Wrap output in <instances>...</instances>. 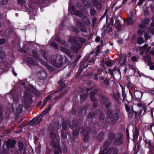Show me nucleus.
<instances>
[{"label": "nucleus", "mask_w": 154, "mask_h": 154, "mask_svg": "<svg viewBox=\"0 0 154 154\" xmlns=\"http://www.w3.org/2000/svg\"><path fill=\"white\" fill-rule=\"evenodd\" d=\"M83 21L87 25H89L90 24V22L86 17H84L83 18Z\"/></svg>", "instance_id": "nucleus-26"}, {"label": "nucleus", "mask_w": 154, "mask_h": 154, "mask_svg": "<svg viewBox=\"0 0 154 154\" xmlns=\"http://www.w3.org/2000/svg\"><path fill=\"white\" fill-rule=\"evenodd\" d=\"M95 10L94 9H91L90 11V13L91 15H94L95 13Z\"/></svg>", "instance_id": "nucleus-50"}, {"label": "nucleus", "mask_w": 154, "mask_h": 154, "mask_svg": "<svg viewBox=\"0 0 154 154\" xmlns=\"http://www.w3.org/2000/svg\"><path fill=\"white\" fill-rule=\"evenodd\" d=\"M50 107H48L43 112L42 114L41 115L38 117H35L33 119L32 121V122L33 124L35 125H37L42 120V115L46 114L47 112L50 110Z\"/></svg>", "instance_id": "nucleus-5"}, {"label": "nucleus", "mask_w": 154, "mask_h": 154, "mask_svg": "<svg viewBox=\"0 0 154 154\" xmlns=\"http://www.w3.org/2000/svg\"><path fill=\"white\" fill-rule=\"evenodd\" d=\"M71 9L69 8V12L72 13L71 10H72L74 12L75 14L78 16L79 17H81L83 16L82 13L81 12H79L78 11H75V7L73 6H72L71 7Z\"/></svg>", "instance_id": "nucleus-7"}, {"label": "nucleus", "mask_w": 154, "mask_h": 154, "mask_svg": "<svg viewBox=\"0 0 154 154\" xmlns=\"http://www.w3.org/2000/svg\"><path fill=\"white\" fill-rule=\"evenodd\" d=\"M5 42V40L4 39H1L0 40V44L4 43Z\"/></svg>", "instance_id": "nucleus-62"}, {"label": "nucleus", "mask_w": 154, "mask_h": 154, "mask_svg": "<svg viewBox=\"0 0 154 154\" xmlns=\"http://www.w3.org/2000/svg\"><path fill=\"white\" fill-rule=\"evenodd\" d=\"M115 26L116 28H117L118 29H120V23L119 20H117L115 23Z\"/></svg>", "instance_id": "nucleus-31"}, {"label": "nucleus", "mask_w": 154, "mask_h": 154, "mask_svg": "<svg viewBox=\"0 0 154 154\" xmlns=\"http://www.w3.org/2000/svg\"><path fill=\"white\" fill-rule=\"evenodd\" d=\"M99 118L100 119H103L104 118V115L102 113H101L99 116Z\"/></svg>", "instance_id": "nucleus-49"}, {"label": "nucleus", "mask_w": 154, "mask_h": 154, "mask_svg": "<svg viewBox=\"0 0 154 154\" xmlns=\"http://www.w3.org/2000/svg\"><path fill=\"white\" fill-rule=\"evenodd\" d=\"M50 136L52 139H53L51 142L52 146L60 152L61 150L59 146V142L56 138L55 134L54 133H51L50 134Z\"/></svg>", "instance_id": "nucleus-1"}, {"label": "nucleus", "mask_w": 154, "mask_h": 154, "mask_svg": "<svg viewBox=\"0 0 154 154\" xmlns=\"http://www.w3.org/2000/svg\"><path fill=\"white\" fill-rule=\"evenodd\" d=\"M61 49L62 51L65 52L70 57H71L73 56V53H76L78 50L77 48L75 46V45H73L72 46V47L70 50H69L63 47L61 48Z\"/></svg>", "instance_id": "nucleus-2"}, {"label": "nucleus", "mask_w": 154, "mask_h": 154, "mask_svg": "<svg viewBox=\"0 0 154 154\" xmlns=\"http://www.w3.org/2000/svg\"><path fill=\"white\" fill-rule=\"evenodd\" d=\"M13 97L14 99L16 101H17L18 100V97L17 95H16V97H14V95L13 96Z\"/></svg>", "instance_id": "nucleus-59"}, {"label": "nucleus", "mask_w": 154, "mask_h": 154, "mask_svg": "<svg viewBox=\"0 0 154 154\" xmlns=\"http://www.w3.org/2000/svg\"><path fill=\"white\" fill-rule=\"evenodd\" d=\"M67 127V125L65 124H63L62 128L63 130L61 132V136L63 139L66 138L67 131L66 130Z\"/></svg>", "instance_id": "nucleus-9"}, {"label": "nucleus", "mask_w": 154, "mask_h": 154, "mask_svg": "<svg viewBox=\"0 0 154 154\" xmlns=\"http://www.w3.org/2000/svg\"><path fill=\"white\" fill-rule=\"evenodd\" d=\"M32 96L31 95L28 93H24V96L23 97V100H24L25 102L27 103L31 100Z\"/></svg>", "instance_id": "nucleus-13"}, {"label": "nucleus", "mask_w": 154, "mask_h": 154, "mask_svg": "<svg viewBox=\"0 0 154 154\" xmlns=\"http://www.w3.org/2000/svg\"><path fill=\"white\" fill-rule=\"evenodd\" d=\"M32 55L36 59L38 60L40 62L45 66L48 69L51 70H52V67L48 65L43 60H39V57L36 54L35 51H32Z\"/></svg>", "instance_id": "nucleus-4"}, {"label": "nucleus", "mask_w": 154, "mask_h": 154, "mask_svg": "<svg viewBox=\"0 0 154 154\" xmlns=\"http://www.w3.org/2000/svg\"><path fill=\"white\" fill-rule=\"evenodd\" d=\"M134 22L132 17H130L125 21V23L126 24L132 25Z\"/></svg>", "instance_id": "nucleus-19"}, {"label": "nucleus", "mask_w": 154, "mask_h": 154, "mask_svg": "<svg viewBox=\"0 0 154 154\" xmlns=\"http://www.w3.org/2000/svg\"><path fill=\"white\" fill-rule=\"evenodd\" d=\"M86 112V108L85 107H83L81 110V111L80 112H80H81L82 116L84 115Z\"/></svg>", "instance_id": "nucleus-30"}, {"label": "nucleus", "mask_w": 154, "mask_h": 154, "mask_svg": "<svg viewBox=\"0 0 154 154\" xmlns=\"http://www.w3.org/2000/svg\"><path fill=\"white\" fill-rule=\"evenodd\" d=\"M109 149V148H105L103 150L100 152V154H105L107 152H108L109 154L110 153V150L108 151Z\"/></svg>", "instance_id": "nucleus-29"}, {"label": "nucleus", "mask_w": 154, "mask_h": 154, "mask_svg": "<svg viewBox=\"0 0 154 154\" xmlns=\"http://www.w3.org/2000/svg\"><path fill=\"white\" fill-rule=\"evenodd\" d=\"M37 75L40 79H44L47 77L46 73L43 70L37 72Z\"/></svg>", "instance_id": "nucleus-12"}, {"label": "nucleus", "mask_w": 154, "mask_h": 154, "mask_svg": "<svg viewBox=\"0 0 154 154\" xmlns=\"http://www.w3.org/2000/svg\"><path fill=\"white\" fill-rule=\"evenodd\" d=\"M56 58L55 59V60H54L53 57L52 60L51 61V63L55 67H60L63 64L62 57L61 56L59 55L56 57Z\"/></svg>", "instance_id": "nucleus-3"}, {"label": "nucleus", "mask_w": 154, "mask_h": 154, "mask_svg": "<svg viewBox=\"0 0 154 154\" xmlns=\"http://www.w3.org/2000/svg\"><path fill=\"white\" fill-rule=\"evenodd\" d=\"M143 24H140L139 25V26L140 27V28H144L145 27V25L147 24H148L149 22V20L147 19L146 18L143 21Z\"/></svg>", "instance_id": "nucleus-18"}, {"label": "nucleus", "mask_w": 154, "mask_h": 154, "mask_svg": "<svg viewBox=\"0 0 154 154\" xmlns=\"http://www.w3.org/2000/svg\"><path fill=\"white\" fill-rule=\"evenodd\" d=\"M83 3H84V4L85 5L87 6L88 7H89L88 5H89V4L86 0H84L83 1Z\"/></svg>", "instance_id": "nucleus-48"}, {"label": "nucleus", "mask_w": 154, "mask_h": 154, "mask_svg": "<svg viewBox=\"0 0 154 154\" xmlns=\"http://www.w3.org/2000/svg\"><path fill=\"white\" fill-rule=\"evenodd\" d=\"M5 55L4 52L2 51H0V63L2 62V59H4Z\"/></svg>", "instance_id": "nucleus-24"}, {"label": "nucleus", "mask_w": 154, "mask_h": 154, "mask_svg": "<svg viewBox=\"0 0 154 154\" xmlns=\"http://www.w3.org/2000/svg\"><path fill=\"white\" fill-rule=\"evenodd\" d=\"M141 29H139L138 31V33L140 35H141L143 34L144 31L142 29L143 28Z\"/></svg>", "instance_id": "nucleus-42"}, {"label": "nucleus", "mask_w": 154, "mask_h": 154, "mask_svg": "<svg viewBox=\"0 0 154 154\" xmlns=\"http://www.w3.org/2000/svg\"><path fill=\"white\" fill-rule=\"evenodd\" d=\"M76 26L82 32H87V30L85 29V26H83L81 22L77 21L76 23Z\"/></svg>", "instance_id": "nucleus-11"}, {"label": "nucleus", "mask_w": 154, "mask_h": 154, "mask_svg": "<svg viewBox=\"0 0 154 154\" xmlns=\"http://www.w3.org/2000/svg\"><path fill=\"white\" fill-rule=\"evenodd\" d=\"M125 108L127 111L129 112L130 110V107L129 106L127 105L125 106Z\"/></svg>", "instance_id": "nucleus-56"}, {"label": "nucleus", "mask_w": 154, "mask_h": 154, "mask_svg": "<svg viewBox=\"0 0 154 154\" xmlns=\"http://www.w3.org/2000/svg\"><path fill=\"white\" fill-rule=\"evenodd\" d=\"M151 48V47L150 46H148L147 44H145L143 46L140 48V50L141 54L145 52L148 53Z\"/></svg>", "instance_id": "nucleus-8"}, {"label": "nucleus", "mask_w": 154, "mask_h": 154, "mask_svg": "<svg viewBox=\"0 0 154 154\" xmlns=\"http://www.w3.org/2000/svg\"><path fill=\"white\" fill-rule=\"evenodd\" d=\"M104 60H102L100 61L101 65L102 66H103L104 65Z\"/></svg>", "instance_id": "nucleus-61"}, {"label": "nucleus", "mask_w": 154, "mask_h": 154, "mask_svg": "<svg viewBox=\"0 0 154 154\" xmlns=\"http://www.w3.org/2000/svg\"><path fill=\"white\" fill-rule=\"evenodd\" d=\"M100 100L102 104H105L107 101L106 98L103 96H101Z\"/></svg>", "instance_id": "nucleus-25"}, {"label": "nucleus", "mask_w": 154, "mask_h": 154, "mask_svg": "<svg viewBox=\"0 0 154 154\" xmlns=\"http://www.w3.org/2000/svg\"><path fill=\"white\" fill-rule=\"evenodd\" d=\"M41 55L43 56L44 59L46 60V61L49 63L50 62L49 57L48 56L47 54L45 51H41Z\"/></svg>", "instance_id": "nucleus-15"}, {"label": "nucleus", "mask_w": 154, "mask_h": 154, "mask_svg": "<svg viewBox=\"0 0 154 154\" xmlns=\"http://www.w3.org/2000/svg\"><path fill=\"white\" fill-rule=\"evenodd\" d=\"M77 39L78 40V38L72 36L69 38L68 40V41L71 43H74L76 45H77L79 42L78 41H77Z\"/></svg>", "instance_id": "nucleus-14"}, {"label": "nucleus", "mask_w": 154, "mask_h": 154, "mask_svg": "<svg viewBox=\"0 0 154 154\" xmlns=\"http://www.w3.org/2000/svg\"><path fill=\"white\" fill-rule=\"evenodd\" d=\"M113 96L114 98L117 99L119 98V94L118 93H116L113 94Z\"/></svg>", "instance_id": "nucleus-37"}, {"label": "nucleus", "mask_w": 154, "mask_h": 154, "mask_svg": "<svg viewBox=\"0 0 154 154\" xmlns=\"http://www.w3.org/2000/svg\"><path fill=\"white\" fill-rule=\"evenodd\" d=\"M149 93H151L152 94H153V92H154V91L151 90H148L147 91Z\"/></svg>", "instance_id": "nucleus-63"}, {"label": "nucleus", "mask_w": 154, "mask_h": 154, "mask_svg": "<svg viewBox=\"0 0 154 154\" xmlns=\"http://www.w3.org/2000/svg\"><path fill=\"white\" fill-rule=\"evenodd\" d=\"M96 92V90H94L93 91H91L90 92V95L91 96V100L93 101H96V98L94 97V95L95 94Z\"/></svg>", "instance_id": "nucleus-23"}, {"label": "nucleus", "mask_w": 154, "mask_h": 154, "mask_svg": "<svg viewBox=\"0 0 154 154\" xmlns=\"http://www.w3.org/2000/svg\"><path fill=\"white\" fill-rule=\"evenodd\" d=\"M66 87V85L65 84H63L62 85V86L61 87V88L60 89V91L64 94H66V93L67 92V91L66 90H64Z\"/></svg>", "instance_id": "nucleus-28"}, {"label": "nucleus", "mask_w": 154, "mask_h": 154, "mask_svg": "<svg viewBox=\"0 0 154 154\" xmlns=\"http://www.w3.org/2000/svg\"><path fill=\"white\" fill-rule=\"evenodd\" d=\"M146 0H140L138 3L139 5H141Z\"/></svg>", "instance_id": "nucleus-51"}, {"label": "nucleus", "mask_w": 154, "mask_h": 154, "mask_svg": "<svg viewBox=\"0 0 154 154\" xmlns=\"http://www.w3.org/2000/svg\"><path fill=\"white\" fill-rule=\"evenodd\" d=\"M51 46H53L55 48L57 49L58 48V47L57 45L54 42H52L51 44Z\"/></svg>", "instance_id": "nucleus-43"}, {"label": "nucleus", "mask_w": 154, "mask_h": 154, "mask_svg": "<svg viewBox=\"0 0 154 154\" xmlns=\"http://www.w3.org/2000/svg\"><path fill=\"white\" fill-rule=\"evenodd\" d=\"M27 61L29 64L31 65L36 66L38 64L37 62L35 61H33L31 58H28Z\"/></svg>", "instance_id": "nucleus-21"}, {"label": "nucleus", "mask_w": 154, "mask_h": 154, "mask_svg": "<svg viewBox=\"0 0 154 154\" xmlns=\"http://www.w3.org/2000/svg\"><path fill=\"white\" fill-rule=\"evenodd\" d=\"M16 141L14 140H12L9 143V145L10 147H13L15 144Z\"/></svg>", "instance_id": "nucleus-34"}, {"label": "nucleus", "mask_w": 154, "mask_h": 154, "mask_svg": "<svg viewBox=\"0 0 154 154\" xmlns=\"http://www.w3.org/2000/svg\"><path fill=\"white\" fill-rule=\"evenodd\" d=\"M53 94H52L48 96L45 99L47 101H48L52 97Z\"/></svg>", "instance_id": "nucleus-47"}, {"label": "nucleus", "mask_w": 154, "mask_h": 154, "mask_svg": "<svg viewBox=\"0 0 154 154\" xmlns=\"http://www.w3.org/2000/svg\"><path fill=\"white\" fill-rule=\"evenodd\" d=\"M149 30L150 32H151L152 33V34H154V28H149V30H148V31H149Z\"/></svg>", "instance_id": "nucleus-46"}, {"label": "nucleus", "mask_w": 154, "mask_h": 154, "mask_svg": "<svg viewBox=\"0 0 154 154\" xmlns=\"http://www.w3.org/2000/svg\"><path fill=\"white\" fill-rule=\"evenodd\" d=\"M149 69L151 70H154V65H151L149 66Z\"/></svg>", "instance_id": "nucleus-57"}, {"label": "nucleus", "mask_w": 154, "mask_h": 154, "mask_svg": "<svg viewBox=\"0 0 154 154\" xmlns=\"http://www.w3.org/2000/svg\"><path fill=\"white\" fill-rule=\"evenodd\" d=\"M100 49V46L99 45L94 50V52L95 53L96 55H97L99 53Z\"/></svg>", "instance_id": "nucleus-35"}, {"label": "nucleus", "mask_w": 154, "mask_h": 154, "mask_svg": "<svg viewBox=\"0 0 154 154\" xmlns=\"http://www.w3.org/2000/svg\"><path fill=\"white\" fill-rule=\"evenodd\" d=\"M57 42H59L60 44H62V45H65V42L64 41L61 40L60 39H57Z\"/></svg>", "instance_id": "nucleus-41"}, {"label": "nucleus", "mask_w": 154, "mask_h": 154, "mask_svg": "<svg viewBox=\"0 0 154 154\" xmlns=\"http://www.w3.org/2000/svg\"><path fill=\"white\" fill-rule=\"evenodd\" d=\"M137 41L138 44H141L143 42L144 40L143 38L141 37H139L137 38Z\"/></svg>", "instance_id": "nucleus-32"}, {"label": "nucleus", "mask_w": 154, "mask_h": 154, "mask_svg": "<svg viewBox=\"0 0 154 154\" xmlns=\"http://www.w3.org/2000/svg\"><path fill=\"white\" fill-rule=\"evenodd\" d=\"M109 118L112 121L117 120L118 118V115L117 113L111 112L108 115Z\"/></svg>", "instance_id": "nucleus-10"}, {"label": "nucleus", "mask_w": 154, "mask_h": 154, "mask_svg": "<svg viewBox=\"0 0 154 154\" xmlns=\"http://www.w3.org/2000/svg\"><path fill=\"white\" fill-rule=\"evenodd\" d=\"M113 63L114 62L112 61H108L106 62V64L108 67L111 66Z\"/></svg>", "instance_id": "nucleus-33"}, {"label": "nucleus", "mask_w": 154, "mask_h": 154, "mask_svg": "<svg viewBox=\"0 0 154 154\" xmlns=\"http://www.w3.org/2000/svg\"><path fill=\"white\" fill-rule=\"evenodd\" d=\"M139 133L138 131L135 129L134 131H133L134 134V138L135 139L137 138L138 135Z\"/></svg>", "instance_id": "nucleus-27"}, {"label": "nucleus", "mask_w": 154, "mask_h": 154, "mask_svg": "<svg viewBox=\"0 0 154 154\" xmlns=\"http://www.w3.org/2000/svg\"><path fill=\"white\" fill-rule=\"evenodd\" d=\"M84 134H85L83 135V140L85 142H87L88 141L89 139L88 132L87 131H84Z\"/></svg>", "instance_id": "nucleus-22"}, {"label": "nucleus", "mask_w": 154, "mask_h": 154, "mask_svg": "<svg viewBox=\"0 0 154 154\" xmlns=\"http://www.w3.org/2000/svg\"><path fill=\"white\" fill-rule=\"evenodd\" d=\"M94 113L93 112H90L89 113L88 117L89 118H91L94 116Z\"/></svg>", "instance_id": "nucleus-52"}, {"label": "nucleus", "mask_w": 154, "mask_h": 154, "mask_svg": "<svg viewBox=\"0 0 154 154\" xmlns=\"http://www.w3.org/2000/svg\"><path fill=\"white\" fill-rule=\"evenodd\" d=\"M76 120H75L69 124L70 127L72 128L73 134L75 135L78 134L79 131V126L76 125Z\"/></svg>", "instance_id": "nucleus-6"}, {"label": "nucleus", "mask_w": 154, "mask_h": 154, "mask_svg": "<svg viewBox=\"0 0 154 154\" xmlns=\"http://www.w3.org/2000/svg\"><path fill=\"white\" fill-rule=\"evenodd\" d=\"M86 98V96L85 95H82L80 96V100L82 102H83Z\"/></svg>", "instance_id": "nucleus-36"}, {"label": "nucleus", "mask_w": 154, "mask_h": 154, "mask_svg": "<svg viewBox=\"0 0 154 154\" xmlns=\"http://www.w3.org/2000/svg\"><path fill=\"white\" fill-rule=\"evenodd\" d=\"M18 1L20 4H24L25 2V1H24L23 0H18Z\"/></svg>", "instance_id": "nucleus-55"}, {"label": "nucleus", "mask_w": 154, "mask_h": 154, "mask_svg": "<svg viewBox=\"0 0 154 154\" xmlns=\"http://www.w3.org/2000/svg\"><path fill=\"white\" fill-rule=\"evenodd\" d=\"M131 60L133 61H136L137 60V58L135 57H133L131 58Z\"/></svg>", "instance_id": "nucleus-54"}, {"label": "nucleus", "mask_w": 154, "mask_h": 154, "mask_svg": "<svg viewBox=\"0 0 154 154\" xmlns=\"http://www.w3.org/2000/svg\"><path fill=\"white\" fill-rule=\"evenodd\" d=\"M125 57V56L123 55L121 56L120 57L119 63L121 66H123L125 64L126 60Z\"/></svg>", "instance_id": "nucleus-17"}, {"label": "nucleus", "mask_w": 154, "mask_h": 154, "mask_svg": "<svg viewBox=\"0 0 154 154\" xmlns=\"http://www.w3.org/2000/svg\"><path fill=\"white\" fill-rule=\"evenodd\" d=\"M123 140L122 138V136L121 135L119 138L116 140L115 143V144L119 145L123 143Z\"/></svg>", "instance_id": "nucleus-20"}, {"label": "nucleus", "mask_w": 154, "mask_h": 154, "mask_svg": "<svg viewBox=\"0 0 154 154\" xmlns=\"http://www.w3.org/2000/svg\"><path fill=\"white\" fill-rule=\"evenodd\" d=\"M100 38L99 37H97L95 39L96 42H99L100 40Z\"/></svg>", "instance_id": "nucleus-58"}, {"label": "nucleus", "mask_w": 154, "mask_h": 154, "mask_svg": "<svg viewBox=\"0 0 154 154\" xmlns=\"http://www.w3.org/2000/svg\"><path fill=\"white\" fill-rule=\"evenodd\" d=\"M104 83L106 85H108L109 84V80L107 79L105 80L104 81Z\"/></svg>", "instance_id": "nucleus-53"}, {"label": "nucleus", "mask_w": 154, "mask_h": 154, "mask_svg": "<svg viewBox=\"0 0 154 154\" xmlns=\"http://www.w3.org/2000/svg\"><path fill=\"white\" fill-rule=\"evenodd\" d=\"M25 88L29 91H32L33 89V88L31 85H29V87H25Z\"/></svg>", "instance_id": "nucleus-39"}, {"label": "nucleus", "mask_w": 154, "mask_h": 154, "mask_svg": "<svg viewBox=\"0 0 154 154\" xmlns=\"http://www.w3.org/2000/svg\"><path fill=\"white\" fill-rule=\"evenodd\" d=\"M110 22L112 26H113V20L112 18L110 19Z\"/></svg>", "instance_id": "nucleus-64"}, {"label": "nucleus", "mask_w": 154, "mask_h": 154, "mask_svg": "<svg viewBox=\"0 0 154 154\" xmlns=\"http://www.w3.org/2000/svg\"><path fill=\"white\" fill-rule=\"evenodd\" d=\"M19 149L20 150H21L22 149L23 147V143L21 142H20L19 143Z\"/></svg>", "instance_id": "nucleus-38"}, {"label": "nucleus", "mask_w": 154, "mask_h": 154, "mask_svg": "<svg viewBox=\"0 0 154 154\" xmlns=\"http://www.w3.org/2000/svg\"><path fill=\"white\" fill-rule=\"evenodd\" d=\"M78 39L79 42L82 43H84L85 41V39L82 38H79Z\"/></svg>", "instance_id": "nucleus-44"}, {"label": "nucleus", "mask_w": 154, "mask_h": 154, "mask_svg": "<svg viewBox=\"0 0 154 154\" xmlns=\"http://www.w3.org/2000/svg\"><path fill=\"white\" fill-rule=\"evenodd\" d=\"M120 85L121 88L122 89V94L123 96L124 97V99H125V97L126 96V95L125 94V91L123 90V86L122 85Z\"/></svg>", "instance_id": "nucleus-40"}, {"label": "nucleus", "mask_w": 154, "mask_h": 154, "mask_svg": "<svg viewBox=\"0 0 154 154\" xmlns=\"http://www.w3.org/2000/svg\"><path fill=\"white\" fill-rule=\"evenodd\" d=\"M143 108L144 112H146L147 110L146 106V105H143Z\"/></svg>", "instance_id": "nucleus-60"}, {"label": "nucleus", "mask_w": 154, "mask_h": 154, "mask_svg": "<svg viewBox=\"0 0 154 154\" xmlns=\"http://www.w3.org/2000/svg\"><path fill=\"white\" fill-rule=\"evenodd\" d=\"M143 93L140 91H136L134 93V96L137 99H141L142 97Z\"/></svg>", "instance_id": "nucleus-16"}, {"label": "nucleus", "mask_w": 154, "mask_h": 154, "mask_svg": "<svg viewBox=\"0 0 154 154\" xmlns=\"http://www.w3.org/2000/svg\"><path fill=\"white\" fill-rule=\"evenodd\" d=\"M144 37L146 39H148L150 37L149 34L148 33H146L145 34Z\"/></svg>", "instance_id": "nucleus-45"}]
</instances>
